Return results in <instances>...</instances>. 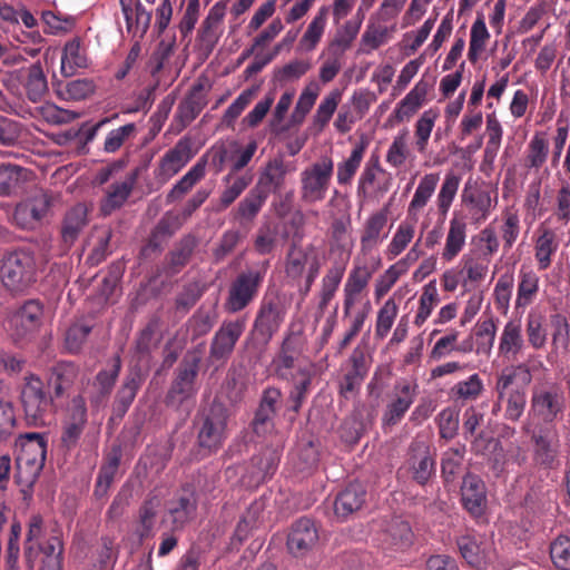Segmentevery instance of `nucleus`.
<instances>
[{"instance_id": "51", "label": "nucleus", "mask_w": 570, "mask_h": 570, "mask_svg": "<svg viewBox=\"0 0 570 570\" xmlns=\"http://www.w3.org/2000/svg\"><path fill=\"white\" fill-rule=\"evenodd\" d=\"M345 272L344 265L335 264L328 271L322 278V285L320 291V301H318V309L325 311L335 296L340 284L343 279Z\"/></svg>"}, {"instance_id": "27", "label": "nucleus", "mask_w": 570, "mask_h": 570, "mask_svg": "<svg viewBox=\"0 0 570 570\" xmlns=\"http://www.w3.org/2000/svg\"><path fill=\"white\" fill-rule=\"evenodd\" d=\"M468 224L463 217L454 215L449 222L445 243L440 253L444 264L453 262L464 249L468 237Z\"/></svg>"}, {"instance_id": "21", "label": "nucleus", "mask_w": 570, "mask_h": 570, "mask_svg": "<svg viewBox=\"0 0 570 570\" xmlns=\"http://www.w3.org/2000/svg\"><path fill=\"white\" fill-rule=\"evenodd\" d=\"M210 89L205 80L198 79L190 88L186 97L179 102L175 119L183 128L191 124L207 105V94Z\"/></svg>"}, {"instance_id": "24", "label": "nucleus", "mask_w": 570, "mask_h": 570, "mask_svg": "<svg viewBox=\"0 0 570 570\" xmlns=\"http://www.w3.org/2000/svg\"><path fill=\"white\" fill-rule=\"evenodd\" d=\"M119 4L127 32L132 38L142 39L150 26L151 11L147 10L139 0H119Z\"/></svg>"}, {"instance_id": "9", "label": "nucleus", "mask_w": 570, "mask_h": 570, "mask_svg": "<svg viewBox=\"0 0 570 570\" xmlns=\"http://www.w3.org/2000/svg\"><path fill=\"white\" fill-rule=\"evenodd\" d=\"M247 325L245 316L226 318L222 322L209 344L208 358L213 363L226 364Z\"/></svg>"}, {"instance_id": "6", "label": "nucleus", "mask_w": 570, "mask_h": 570, "mask_svg": "<svg viewBox=\"0 0 570 570\" xmlns=\"http://www.w3.org/2000/svg\"><path fill=\"white\" fill-rule=\"evenodd\" d=\"M20 399L28 423L35 426L45 425L53 399L38 375L29 374L24 377Z\"/></svg>"}, {"instance_id": "32", "label": "nucleus", "mask_w": 570, "mask_h": 570, "mask_svg": "<svg viewBox=\"0 0 570 570\" xmlns=\"http://www.w3.org/2000/svg\"><path fill=\"white\" fill-rule=\"evenodd\" d=\"M461 497L464 508L474 517L483 513L487 492L484 482L475 474L468 473L463 478Z\"/></svg>"}, {"instance_id": "10", "label": "nucleus", "mask_w": 570, "mask_h": 570, "mask_svg": "<svg viewBox=\"0 0 570 570\" xmlns=\"http://www.w3.org/2000/svg\"><path fill=\"white\" fill-rule=\"evenodd\" d=\"M30 567L37 570H63L65 543L59 529H52L48 538L39 546L24 549Z\"/></svg>"}, {"instance_id": "11", "label": "nucleus", "mask_w": 570, "mask_h": 570, "mask_svg": "<svg viewBox=\"0 0 570 570\" xmlns=\"http://www.w3.org/2000/svg\"><path fill=\"white\" fill-rule=\"evenodd\" d=\"M200 357L186 355L177 368V374L167 394L166 404L179 406L197 392L195 382L198 375Z\"/></svg>"}, {"instance_id": "43", "label": "nucleus", "mask_w": 570, "mask_h": 570, "mask_svg": "<svg viewBox=\"0 0 570 570\" xmlns=\"http://www.w3.org/2000/svg\"><path fill=\"white\" fill-rule=\"evenodd\" d=\"M207 159L202 156L190 169L171 187L167 194V202L173 203L183 198L206 175Z\"/></svg>"}, {"instance_id": "50", "label": "nucleus", "mask_w": 570, "mask_h": 570, "mask_svg": "<svg viewBox=\"0 0 570 570\" xmlns=\"http://www.w3.org/2000/svg\"><path fill=\"white\" fill-rule=\"evenodd\" d=\"M549 140L547 132L535 131L531 137L525 156V166L529 169L539 170L548 160Z\"/></svg>"}, {"instance_id": "25", "label": "nucleus", "mask_w": 570, "mask_h": 570, "mask_svg": "<svg viewBox=\"0 0 570 570\" xmlns=\"http://www.w3.org/2000/svg\"><path fill=\"white\" fill-rule=\"evenodd\" d=\"M372 277V271L365 266H355L348 274L343 289V312L344 316L351 315L352 308L361 302L362 294L367 287Z\"/></svg>"}, {"instance_id": "40", "label": "nucleus", "mask_w": 570, "mask_h": 570, "mask_svg": "<svg viewBox=\"0 0 570 570\" xmlns=\"http://www.w3.org/2000/svg\"><path fill=\"white\" fill-rule=\"evenodd\" d=\"M88 67V58L79 37L67 41L62 49L60 71L63 77H72L78 69Z\"/></svg>"}, {"instance_id": "29", "label": "nucleus", "mask_w": 570, "mask_h": 570, "mask_svg": "<svg viewBox=\"0 0 570 570\" xmlns=\"http://www.w3.org/2000/svg\"><path fill=\"white\" fill-rule=\"evenodd\" d=\"M524 345L521 321H508L499 337L498 355L505 361H515Z\"/></svg>"}, {"instance_id": "13", "label": "nucleus", "mask_w": 570, "mask_h": 570, "mask_svg": "<svg viewBox=\"0 0 570 570\" xmlns=\"http://www.w3.org/2000/svg\"><path fill=\"white\" fill-rule=\"evenodd\" d=\"M194 155L190 138H180L174 147L161 156L157 167L154 169V179L158 186L167 184L191 160Z\"/></svg>"}, {"instance_id": "19", "label": "nucleus", "mask_w": 570, "mask_h": 570, "mask_svg": "<svg viewBox=\"0 0 570 570\" xmlns=\"http://www.w3.org/2000/svg\"><path fill=\"white\" fill-rule=\"evenodd\" d=\"M350 367L340 382V394L348 399L355 394L368 374L371 360L366 356L364 350L356 347L348 357Z\"/></svg>"}, {"instance_id": "30", "label": "nucleus", "mask_w": 570, "mask_h": 570, "mask_svg": "<svg viewBox=\"0 0 570 570\" xmlns=\"http://www.w3.org/2000/svg\"><path fill=\"white\" fill-rule=\"evenodd\" d=\"M540 291V277L530 267L522 266L518 273L517 295L514 309L523 313L524 309L534 303Z\"/></svg>"}, {"instance_id": "7", "label": "nucleus", "mask_w": 570, "mask_h": 570, "mask_svg": "<svg viewBox=\"0 0 570 570\" xmlns=\"http://www.w3.org/2000/svg\"><path fill=\"white\" fill-rule=\"evenodd\" d=\"M334 163L324 157L301 173V200L314 205L325 199L333 176Z\"/></svg>"}, {"instance_id": "35", "label": "nucleus", "mask_w": 570, "mask_h": 570, "mask_svg": "<svg viewBox=\"0 0 570 570\" xmlns=\"http://www.w3.org/2000/svg\"><path fill=\"white\" fill-rule=\"evenodd\" d=\"M142 380L139 372H131L124 379L112 402L111 419L121 420L130 409Z\"/></svg>"}, {"instance_id": "58", "label": "nucleus", "mask_w": 570, "mask_h": 570, "mask_svg": "<svg viewBox=\"0 0 570 570\" xmlns=\"http://www.w3.org/2000/svg\"><path fill=\"white\" fill-rule=\"evenodd\" d=\"M461 177L453 171L445 174L436 196V207L440 216L445 217L459 190Z\"/></svg>"}, {"instance_id": "61", "label": "nucleus", "mask_w": 570, "mask_h": 570, "mask_svg": "<svg viewBox=\"0 0 570 570\" xmlns=\"http://www.w3.org/2000/svg\"><path fill=\"white\" fill-rule=\"evenodd\" d=\"M459 331L451 328L434 343L430 358L440 361L448 357L453 352L468 353L469 347H459Z\"/></svg>"}, {"instance_id": "60", "label": "nucleus", "mask_w": 570, "mask_h": 570, "mask_svg": "<svg viewBox=\"0 0 570 570\" xmlns=\"http://www.w3.org/2000/svg\"><path fill=\"white\" fill-rule=\"evenodd\" d=\"M514 287V276L511 272H505L498 278L493 288V299L497 309L507 314L510 309V302Z\"/></svg>"}, {"instance_id": "41", "label": "nucleus", "mask_w": 570, "mask_h": 570, "mask_svg": "<svg viewBox=\"0 0 570 570\" xmlns=\"http://www.w3.org/2000/svg\"><path fill=\"white\" fill-rule=\"evenodd\" d=\"M440 181L439 173L425 174L419 181L413 197L407 206V216L411 218H417L419 213L423 209L431 197L435 193L438 184Z\"/></svg>"}, {"instance_id": "42", "label": "nucleus", "mask_w": 570, "mask_h": 570, "mask_svg": "<svg viewBox=\"0 0 570 570\" xmlns=\"http://www.w3.org/2000/svg\"><path fill=\"white\" fill-rule=\"evenodd\" d=\"M539 236L534 244V257L538 262L540 271H546L550 267L552 256L559 248V240L556 230L548 227L539 229Z\"/></svg>"}, {"instance_id": "5", "label": "nucleus", "mask_w": 570, "mask_h": 570, "mask_svg": "<svg viewBox=\"0 0 570 570\" xmlns=\"http://www.w3.org/2000/svg\"><path fill=\"white\" fill-rule=\"evenodd\" d=\"M36 257L30 248H18L4 255L0 276L8 291L23 293L36 282Z\"/></svg>"}, {"instance_id": "18", "label": "nucleus", "mask_w": 570, "mask_h": 570, "mask_svg": "<svg viewBox=\"0 0 570 570\" xmlns=\"http://www.w3.org/2000/svg\"><path fill=\"white\" fill-rule=\"evenodd\" d=\"M49 207L50 199L48 195L38 193L16 206L12 222L22 229H35L41 224Z\"/></svg>"}, {"instance_id": "46", "label": "nucleus", "mask_w": 570, "mask_h": 570, "mask_svg": "<svg viewBox=\"0 0 570 570\" xmlns=\"http://www.w3.org/2000/svg\"><path fill=\"white\" fill-rule=\"evenodd\" d=\"M330 8L322 6L308 23L299 40V49L305 52L313 51L320 43L327 24Z\"/></svg>"}, {"instance_id": "52", "label": "nucleus", "mask_w": 570, "mask_h": 570, "mask_svg": "<svg viewBox=\"0 0 570 570\" xmlns=\"http://www.w3.org/2000/svg\"><path fill=\"white\" fill-rule=\"evenodd\" d=\"M296 373L299 380L294 383L288 394V411L298 413L305 402L312 384V370L308 366H298Z\"/></svg>"}, {"instance_id": "31", "label": "nucleus", "mask_w": 570, "mask_h": 570, "mask_svg": "<svg viewBox=\"0 0 570 570\" xmlns=\"http://www.w3.org/2000/svg\"><path fill=\"white\" fill-rule=\"evenodd\" d=\"M384 174L385 170L381 167L380 159L377 156L371 157L358 178L357 183V196L364 199L383 196L390 189L391 183L386 180L383 184H377L376 187H373L376 175Z\"/></svg>"}, {"instance_id": "12", "label": "nucleus", "mask_w": 570, "mask_h": 570, "mask_svg": "<svg viewBox=\"0 0 570 570\" xmlns=\"http://www.w3.org/2000/svg\"><path fill=\"white\" fill-rule=\"evenodd\" d=\"M564 397L557 389L535 387L530 400L529 416L538 423L552 424L563 415Z\"/></svg>"}, {"instance_id": "20", "label": "nucleus", "mask_w": 570, "mask_h": 570, "mask_svg": "<svg viewBox=\"0 0 570 570\" xmlns=\"http://www.w3.org/2000/svg\"><path fill=\"white\" fill-rule=\"evenodd\" d=\"M533 461L546 469H554L559 464L560 441L557 433L548 428L532 433Z\"/></svg>"}, {"instance_id": "8", "label": "nucleus", "mask_w": 570, "mask_h": 570, "mask_svg": "<svg viewBox=\"0 0 570 570\" xmlns=\"http://www.w3.org/2000/svg\"><path fill=\"white\" fill-rule=\"evenodd\" d=\"M287 308L277 294L265 295L256 312L253 332L264 343H268L285 321Z\"/></svg>"}, {"instance_id": "59", "label": "nucleus", "mask_w": 570, "mask_h": 570, "mask_svg": "<svg viewBox=\"0 0 570 570\" xmlns=\"http://www.w3.org/2000/svg\"><path fill=\"white\" fill-rule=\"evenodd\" d=\"M360 29L361 19H350L345 21L336 31L334 39L328 45V49L344 55L356 39Z\"/></svg>"}, {"instance_id": "38", "label": "nucleus", "mask_w": 570, "mask_h": 570, "mask_svg": "<svg viewBox=\"0 0 570 570\" xmlns=\"http://www.w3.org/2000/svg\"><path fill=\"white\" fill-rule=\"evenodd\" d=\"M366 490L358 482L350 483L342 490L334 502V512L340 518H346L360 510L365 502Z\"/></svg>"}, {"instance_id": "64", "label": "nucleus", "mask_w": 570, "mask_h": 570, "mask_svg": "<svg viewBox=\"0 0 570 570\" xmlns=\"http://www.w3.org/2000/svg\"><path fill=\"white\" fill-rule=\"evenodd\" d=\"M439 112L435 109L424 110L415 122V146L420 153L426 150L431 132L434 128Z\"/></svg>"}, {"instance_id": "23", "label": "nucleus", "mask_w": 570, "mask_h": 570, "mask_svg": "<svg viewBox=\"0 0 570 570\" xmlns=\"http://www.w3.org/2000/svg\"><path fill=\"white\" fill-rule=\"evenodd\" d=\"M409 469L413 480L424 485L435 471L431 448L424 441H413L409 449Z\"/></svg>"}, {"instance_id": "56", "label": "nucleus", "mask_w": 570, "mask_h": 570, "mask_svg": "<svg viewBox=\"0 0 570 570\" xmlns=\"http://www.w3.org/2000/svg\"><path fill=\"white\" fill-rule=\"evenodd\" d=\"M366 147L367 144L361 140L353 147L350 157L337 165L336 178L338 185H347L352 181L362 163Z\"/></svg>"}, {"instance_id": "1", "label": "nucleus", "mask_w": 570, "mask_h": 570, "mask_svg": "<svg viewBox=\"0 0 570 570\" xmlns=\"http://www.w3.org/2000/svg\"><path fill=\"white\" fill-rule=\"evenodd\" d=\"M19 453L16 458V482L21 492L28 495L32 492L47 456V441L39 433H26L16 441Z\"/></svg>"}, {"instance_id": "14", "label": "nucleus", "mask_w": 570, "mask_h": 570, "mask_svg": "<svg viewBox=\"0 0 570 570\" xmlns=\"http://www.w3.org/2000/svg\"><path fill=\"white\" fill-rule=\"evenodd\" d=\"M417 395V384L407 380L397 381L393 387V397L386 404L382 415V429L387 432L399 424L410 410Z\"/></svg>"}, {"instance_id": "34", "label": "nucleus", "mask_w": 570, "mask_h": 570, "mask_svg": "<svg viewBox=\"0 0 570 570\" xmlns=\"http://www.w3.org/2000/svg\"><path fill=\"white\" fill-rule=\"evenodd\" d=\"M79 375V367L73 362L61 361L49 368L47 382L53 396L59 399L69 391Z\"/></svg>"}, {"instance_id": "36", "label": "nucleus", "mask_w": 570, "mask_h": 570, "mask_svg": "<svg viewBox=\"0 0 570 570\" xmlns=\"http://www.w3.org/2000/svg\"><path fill=\"white\" fill-rule=\"evenodd\" d=\"M386 224V208L375 212L366 218L360 239L361 252L363 254H367L375 249L386 237V234H383Z\"/></svg>"}, {"instance_id": "47", "label": "nucleus", "mask_w": 570, "mask_h": 570, "mask_svg": "<svg viewBox=\"0 0 570 570\" xmlns=\"http://www.w3.org/2000/svg\"><path fill=\"white\" fill-rule=\"evenodd\" d=\"M267 198L266 194L254 186L238 203L235 210V219L240 224L254 222L264 207Z\"/></svg>"}, {"instance_id": "22", "label": "nucleus", "mask_w": 570, "mask_h": 570, "mask_svg": "<svg viewBox=\"0 0 570 570\" xmlns=\"http://www.w3.org/2000/svg\"><path fill=\"white\" fill-rule=\"evenodd\" d=\"M282 400V391L274 386L263 390L252 428L257 435H265L274 429V416Z\"/></svg>"}, {"instance_id": "44", "label": "nucleus", "mask_w": 570, "mask_h": 570, "mask_svg": "<svg viewBox=\"0 0 570 570\" xmlns=\"http://www.w3.org/2000/svg\"><path fill=\"white\" fill-rule=\"evenodd\" d=\"M22 87L27 98L33 102H40L48 92V81L39 62L27 68L22 80Z\"/></svg>"}, {"instance_id": "37", "label": "nucleus", "mask_w": 570, "mask_h": 570, "mask_svg": "<svg viewBox=\"0 0 570 570\" xmlns=\"http://www.w3.org/2000/svg\"><path fill=\"white\" fill-rule=\"evenodd\" d=\"M287 167L282 158L269 160L263 168L255 187L266 194H278L285 185Z\"/></svg>"}, {"instance_id": "53", "label": "nucleus", "mask_w": 570, "mask_h": 570, "mask_svg": "<svg viewBox=\"0 0 570 570\" xmlns=\"http://www.w3.org/2000/svg\"><path fill=\"white\" fill-rule=\"evenodd\" d=\"M28 170L18 165H0V195L9 196L16 193L26 181Z\"/></svg>"}, {"instance_id": "45", "label": "nucleus", "mask_w": 570, "mask_h": 570, "mask_svg": "<svg viewBox=\"0 0 570 570\" xmlns=\"http://www.w3.org/2000/svg\"><path fill=\"white\" fill-rule=\"evenodd\" d=\"M184 222L179 214L167 212L153 229L147 247L153 250L160 249L163 243L178 232Z\"/></svg>"}, {"instance_id": "15", "label": "nucleus", "mask_w": 570, "mask_h": 570, "mask_svg": "<svg viewBox=\"0 0 570 570\" xmlns=\"http://www.w3.org/2000/svg\"><path fill=\"white\" fill-rule=\"evenodd\" d=\"M43 317V305L29 299L18 307L10 317V330L14 341L30 340L39 330Z\"/></svg>"}, {"instance_id": "57", "label": "nucleus", "mask_w": 570, "mask_h": 570, "mask_svg": "<svg viewBox=\"0 0 570 570\" xmlns=\"http://www.w3.org/2000/svg\"><path fill=\"white\" fill-rule=\"evenodd\" d=\"M440 295L435 282H429L423 286L422 294L419 298V307L414 316V325L421 327L431 316L433 309L440 303Z\"/></svg>"}, {"instance_id": "17", "label": "nucleus", "mask_w": 570, "mask_h": 570, "mask_svg": "<svg viewBox=\"0 0 570 570\" xmlns=\"http://www.w3.org/2000/svg\"><path fill=\"white\" fill-rule=\"evenodd\" d=\"M198 495L190 484L184 485L168 504V515L173 530H183L197 517Z\"/></svg>"}, {"instance_id": "39", "label": "nucleus", "mask_w": 570, "mask_h": 570, "mask_svg": "<svg viewBox=\"0 0 570 570\" xmlns=\"http://www.w3.org/2000/svg\"><path fill=\"white\" fill-rule=\"evenodd\" d=\"M88 210L83 204L72 206L65 216L61 227V238L65 250L77 240L79 234L88 223Z\"/></svg>"}, {"instance_id": "2", "label": "nucleus", "mask_w": 570, "mask_h": 570, "mask_svg": "<svg viewBox=\"0 0 570 570\" xmlns=\"http://www.w3.org/2000/svg\"><path fill=\"white\" fill-rule=\"evenodd\" d=\"M268 261L247 267L239 272L229 283L223 303L227 314L246 309L258 296L268 269Z\"/></svg>"}, {"instance_id": "48", "label": "nucleus", "mask_w": 570, "mask_h": 570, "mask_svg": "<svg viewBox=\"0 0 570 570\" xmlns=\"http://www.w3.org/2000/svg\"><path fill=\"white\" fill-rule=\"evenodd\" d=\"M196 246L197 240L195 236H184L168 254L167 273L170 275L179 273L189 262Z\"/></svg>"}, {"instance_id": "26", "label": "nucleus", "mask_w": 570, "mask_h": 570, "mask_svg": "<svg viewBox=\"0 0 570 570\" xmlns=\"http://www.w3.org/2000/svg\"><path fill=\"white\" fill-rule=\"evenodd\" d=\"M318 540V531L313 520L298 519L291 529L287 538V547L291 553L303 556L311 550Z\"/></svg>"}, {"instance_id": "4", "label": "nucleus", "mask_w": 570, "mask_h": 570, "mask_svg": "<svg viewBox=\"0 0 570 570\" xmlns=\"http://www.w3.org/2000/svg\"><path fill=\"white\" fill-rule=\"evenodd\" d=\"M229 412L218 402L198 412L195 426L197 430V444L208 454L216 453L228 438Z\"/></svg>"}, {"instance_id": "33", "label": "nucleus", "mask_w": 570, "mask_h": 570, "mask_svg": "<svg viewBox=\"0 0 570 570\" xmlns=\"http://www.w3.org/2000/svg\"><path fill=\"white\" fill-rule=\"evenodd\" d=\"M140 171L141 168L136 167L127 174L122 181L110 185L107 196L101 203V210L104 214L109 215L126 203L137 183Z\"/></svg>"}, {"instance_id": "49", "label": "nucleus", "mask_w": 570, "mask_h": 570, "mask_svg": "<svg viewBox=\"0 0 570 570\" xmlns=\"http://www.w3.org/2000/svg\"><path fill=\"white\" fill-rule=\"evenodd\" d=\"M409 218L410 217L407 216L406 219L402 220L397 225L386 247V255L390 259L401 255L414 238L416 219L412 218V220H410Z\"/></svg>"}, {"instance_id": "3", "label": "nucleus", "mask_w": 570, "mask_h": 570, "mask_svg": "<svg viewBox=\"0 0 570 570\" xmlns=\"http://www.w3.org/2000/svg\"><path fill=\"white\" fill-rule=\"evenodd\" d=\"M518 371H522L525 374L524 381L527 383L531 381L530 370L527 365H512L501 371L497 377L494 387L498 400L493 405V413L495 414L500 411L504 404V417L513 422L522 416L527 404L525 389L515 384Z\"/></svg>"}, {"instance_id": "16", "label": "nucleus", "mask_w": 570, "mask_h": 570, "mask_svg": "<svg viewBox=\"0 0 570 570\" xmlns=\"http://www.w3.org/2000/svg\"><path fill=\"white\" fill-rule=\"evenodd\" d=\"M88 422V409L81 394L75 395L66 409L62 422L61 443L67 449H73L80 440Z\"/></svg>"}, {"instance_id": "55", "label": "nucleus", "mask_w": 570, "mask_h": 570, "mask_svg": "<svg viewBox=\"0 0 570 570\" xmlns=\"http://www.w3.org/2000/svg\"><path fill=\"white\" fill-rule=\"evenodd\" d=\"M225 17V4L217 2L215 3L200 28V39L206 43L214 45L217 42L220 36V26Z\"/></svg>"}, {"instance_id": "28", "label": "nucleus", "mask_w": 570, "mask_h": 570, "mask_svg": "<svg viewBox=\"0 0 570 570\" xmlns=\"http://www.w3.org/2000/svg\"><path fill=\"white\" fill-rule=\"evenodd\" d=\"M429 90L430 83L424 79L419 80L397 102L391 118L395 119L396 122L410 120L425 102Z\"/></svg>"}, {"instance_id": "62", "label": "nucleus", "mask_w": 570, "mask_h": 570, "mask_svg": "<svg viewBox=\"0 0 570 570\" xmlns=\"http://www.w3.org/2000/svg\"><path fill=\"white\" fill-rule=\"evenodd\" d=\"M463 272L466 274V279L472 283H478L487 277L489 271L490 259L470 252L464 254L461 258Z\"/></svg>"}, {"instance_id": "63", "label": "nucleus", "mask_w": 570, "mask_h": 570, "mask_svg": "<svg viewBox=\"0 0 570 570\" xmlns=\"http://www.w3.org/2000/svg\"><path fill=\"white\" fill-rule=\"evenodd\" d=\"M490 38V33L482 18H476L473 22L470 31V42L468 59L475 63L483 50L485 49L487 41Z\"/></svg>"}, {"instance_id": "54", "label": "nucleus", "mask_w": 570, "mask_h": 570, "mask_svg": "<svg viewBox=\"0 0 570 570\" xmlns=\"http://www.w3.org/2000/svg\"><path fill=\"white\" fill-rule=\"evenodd\" d=\"M463 202L470 206L472 218L475 223L484 222L492 207L490 193L483 189H475L470 193L464 189Z\"/></svg>"}]
</instances>
